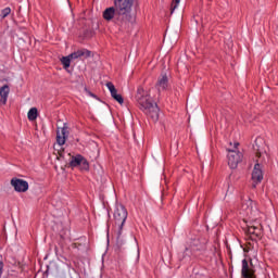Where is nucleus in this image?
<instances>
[{
	"mask_svg": "<svg viewBox=\"0 0 278 278\" xmlns=\"http://www.w3.org/2000/svg\"><path fill=\"white\" fill-rule=\"evenodd\" d=\"M134 0H114V7H109L103 11L104 21H113L121 29H129L134 25L131 15Z\"/></svg>",
	"mask_w": 278,
	"mask_h": 278,
	"instance_id": "obj_1",
	"label": "nucleus"
},
{
	"mask_svg": "<svg viewBox=\"0 0 278 278\" xmlns=\"http://www.w3.org/2000/svg\"><path fill=\"white\" fill-rule=\"evenodd\" d=\"M134 0H114V7H109L103 11L104 21H113L121 29H129L134 25L131 15Z\"/></svg>",
	"mask_w": 278,
	"mask_h": 278,
	"instance_id": "obj_2",
	"label": "nucleus"
},
{
	"mask_svg": "<svg viewBox=\"0 0 278 278\" xmlns=\"http://www.w3.org/2000/svg\"><path fill=\"white\" fill-rule=\"evenodd\" d=\"M136 101L142 112L147 114L154 123L160 118V108L156 103L151 101V96L144 91V88L139 87L137 89Z\"/></svg>",
	"mask_w": 278,
	"mask_h": 278,
	"instance_id": "obj_3",
	"label": "nucleus"
},
{
	"mask_svg": "<svg viewBox=\"0 0 278 278\" xmlns=\"http://www.w3.org/2000/svg\"><path fill=\"white\" fill-rule=\"evenodd\" d=\"M127 208L123 206L122 204L116 205V208L114 211V220L115 225H117L116 229V238H117V244H123V227L125 225V220H127Z\"/></svg>",
	"mask_w": 278,
	"mask_h": 278,
	"instance_id": "obj_4",
	"label": "nucleus"
},
{
	"mask_svg": "<svg viewBox=\"0 0 278 278\" xmlns=\"http://www.w3.org/2000/svg\"><path fill=\"white\" fill-rule=\"evenodd\" d=\"M245 233L250 236L251 240H257V238H262L264 231L260 220L253 219L251 222H245Z\"/></svg>",
	"mask_w": 278,
	"mask_h": 278,
	"instance_id": "obj_5",
	"label": "nucleus"
},
{
	"mask_svg": "<svg viewBox=\"0 0 278 278\" xmlns=\"http://www.w3.org/2000/svg\"><path fill=\"white\" fill-rule=\"evenodd\" d=\"M239 142H235L233 148L228 149V166L230 168H238V164L242 162V153L238 150Z\"/></svg>",
	"mask_w": 278,
	"mask_h": 278,
	"instance_id": "obj_6",
	"label": "nucleus"
},
{
	"mask_svg": "<svg viewBox=\"0 0 278 278\" xmlns=\"http://www.w3.org/2000/svg\"><path fill=\"white\" fill-rule=\"evenodd\" d=\"M70 167L71 168L80 167V170H89L90 164L88 163V160H86V157H84L81 154H76L71 157Z\"/></svg>",
	"mask_w": 278,
	"mask_h": 278,
	"instance_id": "obj_7",
	"label": "nucleus"
},
{
	"mask_svg": "<svg viewBox=\"0 0 278 278\" xmlns=\"http://www.w3.org/2000/svg\"><path fill=\"white\" fill-rule=\"evenodd\" d=\"M262 179H264V172H262V161L256 160V164L254 165L252 172V181H254L253 188H256V184L262 182Z\"/></svg>",
	"mask_w": 278,
	"mask_h": 278,
	"instance_id": "obj_8",
	"label": "nucleus"
},
{
	"mask_svg": "<svg viewBox=\"0 0 278 278\" xmlns=\"http://www.w3.org/2000/svg\"><path fill=\"white\" fill-rule=\"evenodd\" d=\"M241 275L243 278H255V269H253V263L244 258L242 261Z\"/></svg>",
	"mask_w": 278,
	"mask_h": 278,
	"instance_id": "obj_9",
	"label": "nucleus"
},
{
	"mask_svg": "<svg viewBox=\"0 0 278 278\" xmlns=\"http://www.w3.org/2000/svg\"><path fill=\"white\" fill-rule=\"evenodd\" d=\"M11 186L14 187L15 192H27L29 190V182L20 178L11 179Z\"/></svg>",
	"mask_w": 278,
	"mask_h": 278,
	"instance_id": "obj_10",
	"label": "nucleus"
},
{
	"mask_svg": "<svg viewBox=\"0 0 278 278\" xmlns=\"http://www.w3.org/2000/svg\"><path fill=\"white\" fill-rule=\"evenodd\" d=\"M92 55V52L88 49H80L70 54V58L72 60H87V58H90Z\"/></svg>",
	"mask_w": 278,
	"mask_h": 278,
	"instance_id": "obj_11",
	"label": "nucleus"
},
{
	"mask_svg": "<svg viewBox=\"0 0 278 278\" xmlns=\"http://www.w3.org/2000/svg\"><path fill=\"white\" fill-rule=\"evenodd\" d=\"M155 86L159 92L166 90V88H168V76H166V74H161Z\"/></svg>",
	"mask_w": 278,
	"mask_h": 278,
	"instance_id": "obj_12",
	"label": "nucleus"
},
{
	"mask_svg": "<svg viewBox=\"0 0 278 278\" xmlns=\"http://www.w3.org/2000/svg\"><path fill=\"white\" fill-rule=\"evenodd\" d=\"M10 96V86L4 85L0 88V105L8 103V97Z\"/></svg>",
	"mask_w": 278,
	"mask_h": 278,
	"instance_id": "obj_13",
	"label": "nucleus"
},
{
	"mask_svg": "<svg viewBox=\"0 0 278 278\" xmlns=\"http://www.w3.org/2000/svg\"><path fill=\"white\" fill-rule=\"evenodd\" d=\"M242 210H244L248 216H255L257 210L253 208V200L249 199L242 204Z\"/></svg>",
	"mask_w": 278,
	"mask_h": 278,
	"instance_id": "obj_14",
	"label": "nucleus"
},
{
	"mask_svg": "<svg viewBox=\"0 0 278 278\" xmlns=\"http://www.w3.org/2000/svg\"><path fill=\"white\" fill-rule=\"evenodd\" d=\"M66 134H67V128L66 127L61 128V131L58 130V132H56V142L60 147L66 144Z\"/></svg>",
	"mask_w": 278,
	"mask_h": 278,
	"instance_id": "obj_15",
	"label": "nucleus"
},
{
	"mask_svg": "<svg viewBox=\"0 0 278 278\" xmlns=\"http://www.w3.org/2000/svg\"><path fill=\"white\" fill-rule=\"evenodd\" d=\"M28 121H36L38 118V109L31 108L27 113Z\"/></svg>",
	"mask_w": 278,
	"mask_h": 278,
	"instance_id": "obj_16",
	"label": "nucleus"
},
{
	"mask_svg": "<svg viewBox=\"0 0 278 278\" xmlns=\"http://www.w3.org/2000/svg\"><path fill=\"white\" fill-rule=\"evenodd\" d=\"M71 60H73L71 58V54H68L67 56H63L61 59V64H63V68H70L71 67Z\"/></svg>",
	"mask_w": 278,
	"mask_h": 278,
	"instance_id": "obj_17",
	"label": "nucleus"
},
{
	"mask_svg": "<svg viewBox=\"0 0 278 278\" xmlns=\"http://www.w3.org/2000/svg\"><path fill=\"white\" fill-rule=\"evenodd\" d=\"M111 97L119 103V105H123L125 100L123 99V96L118 94V91L116 90L115 92L111 93Z\"/></svg>",
	"mask_w": 278,
	"mask_h": 278,
	"instance_id": "obj_18",
	"label": "nucleus"
},
{
	"mask_svg": "<svg viewBox=\"0 0 278 278\" xmlns=\"http://www.w3.org/2000/svg\"><path fill=\"white\" fill-rule=\"evenodd\" d=\"M179 3H181V0H173L170 5V14L177 10Z\"/></svg>",
	"mask_w": 278,
	"mask_h": 278,
	"instance_id": "obj_19",
	"label": "nucleus"
},
{
	"mask_svg": "<svg viewBox=\"0 0 278 278\" xmlns=\"http://www.w3.org/2000/svg\"><path fill=\"white\" fill-rule=\"evenodd\" d=\"M257 139L255 140V144L253 146L254 151H256V157H262V150H260V146L257 144Z\"/></svg>",
	"mask_w": 278,
	"mask_h": 278,
	"instance_id": "obj_20",
	"label": "nucleus"
},
{
	"mask_svg": "<svg viewBox=\"0 0 278 278\" xmlns=\"http://www.w3.org/2000/svg\"><path fill=\"white\" fill-rule=\"evenodd\" d=\"M10 12H12V9L5 8L1 11L2 18H5L7 16H10Z\"/></svg>",
	"mask_w": 278,
	"mask_h": 278,
	"instance_id": "obj_21",
	"label": "nucleus"
},
{
	"mask_svg": "<svg viewBox=\"0 0 278 278\" xmlns=\"http://www.w3.org/2000/svg\"><path fill=\"white\" fill-rule=\"evenodd\" d=\"M106 88L110 90L111 94L116 92V87L112 83H106Z\"/></svg>",
	"mask_w": 278,
	"mask_h": 278,
	"instance_id": "obj_22",
	"label": "nucleus"
},
{
	"mask_svg": "<svg viewBox=\"0 0 278 278\" xmlns=\"http://www.w3.org/2000/svg\"><path fill=\"white\" fill-rule=\"evenodd\" d=\"M79 247H81V244H79V243H74L73 244V249H79Z\"/></svg>",
	"mask_w": 278,
	"mask_h": 278,
	"instance_id": "obj_23",
	"label": "nucleus"
},
{
	"mask_svg": "<svg viewBox=\"0 0 278 278\" xmlns=\"http://www.w3.org/2000/svg\"><path fill=\"white\" fill-rule=\"evenodd\" d=\"M56 160H62V153L59 154V156L56 157Z\"/></svg>",
	"mask_w": 278,
	"mask_h": 278,
	"instance_id": "obj_24",
	"label": "nucleus"
},
{
	"mask_svg": "<svg viewBox=\"0 0 278 278\" xmlns=\"http://www.w3.org/2000/svg\"><path fill=\"white\" fill-rule=\"evenodd\" d=\"M90 97H96L93 93H90Z\"/></svg>",
	"mask_w": 278,
	"mask_h": 278,
	"instance_id": "obj_25",
	"label": "nucleus"
}]
</instances>
